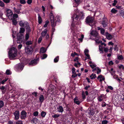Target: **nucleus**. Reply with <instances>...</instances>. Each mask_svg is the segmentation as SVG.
I'll return each instance as SVG.
<instances>
[{
    "mask_svg": "<svg viewBox=\"0 0 124 124\" xmlns=\"http://www.w3.org/2000/svg\"><path fill=\"white\" fill-rule=\"evenodd\" d=\"M44 100V98L43 95H40L39 98V101L41 103Z\"/></svg>",
    "mask_w": 124,
    "mask_h": 124,
    "instance_id": "19",
    "label": "nucleus"
},
{
    "mask_svg": "<svg viewBox=\"0 0 124 124\" xmlns=\"http://www.w3.org/2000/svg\"><path fill=\"white\" fill-rule=\"evenodd\" d=\"M29 32L28 31L27 32L26 34L25 35V39L26 40L28 39L29 37Z\"/></svg>",
    "mask_w": 124,
    "mask_h": 124,
    "instance_id": "34",
    "label": "nucleus"
},
{
    "mask_svg": "<svg viewBox=\"0 0 124 124\" xmlns=\"http://www.w3.org/2000/svg\"><path fill=\"white\" fill-rule=\"evenodd\" d=\"M75 3L78 5L81 2V0H74Z\"/></svg>",
    "mask_w": 124,
    "mask_h": 124,
    "instance_id": "40",
    "label": "nucleus"
},
{
    "mask_svg": "<svg viewBox=\"0 0 124 124\" xmlns=\"http://www.w3.org/2000/svg\"><path fill=\"white\" fill-rule=\"evenodd\" d=\"M8 79L6 78L5 79L1 81V83L2 84H3L8 80Z\"/></svg>",
    "mask_w": 124,
    "mask_h": 124,
    "instance_id": "51",
    "label": "nucleus"
},
{
    "mask_svg": "<svg viewBox=\"0 0 124 124\" xmlns=\"http://www.w3.org/2000/svg\"><path fill=\"white\" fill-rule=\"evenodd\" d=\"M23 37V36L22 34H20V35H17V38L19 39L22 40V39Z\"/></svg>",
    "mask_w": 124,
    "mask_h": 124,
    "instance_id": "23",
    "label": "nucleus"
},
{
    "mask_svg": "<svg viewBox=\"0 0 124 124\" xmlns=\"http://www.w3.org/2000/svg\"><path fill=\"white\" fill-rule=\"evenodd\" d=\"M94 17L88 16L86 18L85 22L86 23H92L94 22Z\"/></svg>",
    "mask_w": 124,
    "mask_h": 124,
    "instance_id": "4",
    "label": "nucleus"
},
{
    "mask_svg": "<svg viewBox=\"0 0 124 124\" xmlns=\"http://www.w3.org/2000/svg\"><path fill=\"white\" fill-rule=\"evenodd\" d=\"M19 24L20 26L22 27L26 28L27 31L29 32L31 31V28L29 24L26 21L22 20L19 22Z\"/></svg>",
    "mask_w": 124,
    "mask_h": 124,
    "instance_id": "2",
    "label": "nucleus"
},
{
    "mask_svg": "<svg viewBox=\"0 0 124 124\" xmlns=\"http://www.w3.org/2000/svg\"><path fill=\"white\" fill-rule=\"evenodd\" d=\"M38 21L39 24H41L42 22V18L39 14H38Z\"/></svg>",
    "mask_w": 124,
    "mask_h": 124,
    "instance_id": "25",
    "label": "nucleus"
},
{
    "mask_svg": "<svg viewBox=\"0 0 124 124\" xmlns=\"http://www.w3.org/2000/svg\"><path fill=\"white\" fill-rule=\"evenodd\" d=\"M90 77L91 79H93L96 78V76L95 74H92L90 76Z\"/></svg>",
    "mask_w": 124,
    "mask_h": 124,
    "instance_id": "26",
    "label": "nucleus"
},
{
    "mask_svg": "<svg viewBox=\"0 0 124 124\" xmlns=\"http://www.w3.org/2000/svg\"><path fill=\"white\" fill-rule=\"evenodd\" d=\"M25 31L24 29L23 28H20V31L19 33H23Z\"/></svg>",
    "mask_w": 124,
    "mask_h": 124,
    "instance_id": "27",
    "label": "nucleus"
},
{
    "mask_svg": "<svg viewBox=\"0 0 124 124\" xmlns=\"http://www.w3.org/2000/svg\"><path fill=\"white\" fill-rule=\"evenodd\" d=\"M104 48L102 45L99 46V50L100 53H103V49Z\"/></svg>",
    "mask_w": 124,
    "mask_h": 124,
    "instance_id": "18",
    "label": "nucleus"
},
{
    "mask_svg": "<svg viewBox=\"0 0 124 124\" xmlns=\"http://www.w3.org/2000/svg\"><path fill=\"white\" fill-rule=\"evenodd\" d=\"M16 124H23V122L21 120H18L16 123Z\"/></svg>",
    "mask_w": 124,
    "mask_h": 124,
    "instance_id": "46",
    "label": "nucleus"
},
{
    "mask_svg": "<svg viewBox=\"0 0 124 124\" xmlns=\"http://www.w3.org/2000/svg\"><path fill=\"white\" fill-rule=\"evenodd\" d=\"M57 109L58 111L59 112L62 113L63 111V108L61 106H59L57 108Z\"/></svg>",
    "mask_w": 124,
    "mask_h": 124,
    "instance_id": "15",
    "label": "nucleus"
},
{
    "mask_svg": "<svg viewBox=\"0 0 124 124\" xmlns=\"http://www.w3.org/2000/svg\"><path fill=\"white\" fill-rule=\"evenodd\" d=\"M99 78H100V81L101 82H102V81H104L105 80L104 77L101 75L99 76L97 78L98 79H99Z\"/></svg>",
    "mask_w": 124,
    "mask_h": 124,
    "instance_id": "12",
    "label": "nucleus"
},
{
    "mask_svg": "<svg viewBox=\"0 0 124 124\" xmlns=\"http://www.w3.org/2000/svg\"><path fill=\"white\" fill-rule=\"evenodd\" d=\"M47 56V55L46 54H43L42 58V59H44Z\"/></svg>",
    "mask_w": 124,
    "mask_h": 124,
    "instance_id": "57",
    "label": "nucleus"
},
{
    "mask_svg": "<svg viewBox=\"0 0 124 124\" xmlns=\"http://www.w3.org/2000/svg\"><path fill=\"white\" fill-rule=\"evenodd\" d=\"M2 1L5 3H9L10 1V0H2Z\"/></svg>",
    "mask_w": 124,
    "mask_h": 124,
    "instance_id": "48",
    "label": "nucleus"
},
{
    "mask_svg": "<svg viewBox=\"0 0 124 124\" xmlns=\"http://www.w3.org/2000/svg\"><path fill=\"white\" fill-rule=\"evenodd\" d=\"M49 23V21L48 20H47L45 22V24L44 25V27L45 28L47 26Z\"/></svg>",
    "mask_w": 124,
    "mask_h": 124,
    "instance_id": "43",
    "label": "nucleus"
},
{
    "mask_svg": "<svg viewBox=\"0 0 124 124\" xmlns=\"http://www.w3.org/2000/svg\"><path fill=\"white\" fill-rule=\"evenodd\" d=\"M115 47L114 48V49L115 51H118V49L117 47V45H115L114 46Z\"/></svg>",
    "mask_w": 124,
    "mask_h": 124,
    "instance_id": "49",
    "label": "nucleus"
},
{
    "mask_svg": "<svg viewBox=\"0 0 124 124\" xmlns=\"http://www.w3.org/2000/svg\"><path fill=\"white\" fill-rule=\"evenodd\" d=\"M101 69L98 67V68L97 70V74H99L101 72Z\"/></svg>",
    "mask_w": 124,
    "mask_h": 124,
    "instance_id": "50",
    "label": "nucleus"
},
{
    "mask_svg": "<svg viewBox=\"0 0 124 124\" xmlns=\"http://www.w3.org/2000/svg\"><path fill=\"white\" fill-rule=\"evenodd\" d=\"M20 3L22 4H25L26 2L25 0H20Z\"/></svg>",
    "mask_w": 124,
    "mask_h": 124,
    "instance_id": "53",
    "label": "nucleus"
},
{
    "mask_svg": "<svg viewBox=\"0 0 124 124\" xmlns=\"http://www.w3.org/2000/svg\"><path fill=\"white\" fill-rule=\"evenodd\" d=\"M49 16L50 20L54 19V16L53 14L51 12L49 14Z\"/></svg>",
    "mask_w": 124,
    "mask_h": 124,
    "instance_id": "35",
    "label": "nucleus"
},
{
    "mask_svg": "<svg viewBox=\"0 0 124 124\" xmlns=\"http://www.w3.org/2000/svg\"><path fill=\"white\" fill-rule=\"evenodd\" d=\"M103 96V94H101L100 96H99L97 98L98 101L99 102H101L103 100L102 97Z\"/></svg>",
    "mask_w": 124,
    "mask_h": 124,
    "instance_id": "16",
    "label": "nucleus"
},
{
    "mask_svg": "<svg viewBox=\"0 0 124 124\" xmlns=\"http://www.w3.org/2000/svg\"><path fill=\"white\" fill-rule=\"evenodd\" d=\"M120 16H124V11L123 10H121L120 12Z\"/></svg>",
    "mask_w": 124,
    "mask_h": 124,
    "instance_id": "44",
    "label": "nucleus"
},
{
    "mask_svg": "<svg viewBox=\"0 0 124 124\" xmlns=\"http://www.w3.org/2000/svg\"><path fill=\"white\" fill-rule=\"evenodd\" d=\"M32 44V42L31 41L29 40L27 41L26 43V44L27 45H31Z\"/></svg>",
    "mask_w": 124,
    "mask_h": 124,
    "instance_id": "36",
    "label": "nucleus"
},
{
    "mask_svg": "<svg viewBox=\"0 0 124 124\" xmlns=\"http://www.w3.org/2000/svg\"><path fill=\"white\" fill-rule=\"evenodd\" d=\"M117 1L116 0H114V3H113L112 5L113 6H115L116 5V3H117Z\"/></svg>",
    "mask_w": 124,
    "mask_h": 124,
    "instance_id": "64",
    "label": "nucleus"
},
{
    "mask_svg": "<svg viewBox=\"0 0 124 124\" xmlns=\"http://www.w3.org/2000/svg\"><path fill=\"white\" fill-rule=\"evenodd\" d=\"M12 22L13 25H16L17 24V22L16 20L15 19H13Z\"/></svg>",
    "mask_w": 124,
    "mask_h": 124,
    "instance_id": "30",
    "label": "nucleus"
},
{
    "mask_svg": "<svg viewBox=\"0 0 124 124\" xmlns=\"http://www.w3.org/2000/svg\"><path fill=\"white\" fill-rule=\"evenodd\" d=\"M21 119H25L26 117L27 113L24 110L22 111L21 113Z\"/></svg>",
    "mask_w": 124,
    "mask_h": 124,
    "instance_id": "9",
    "label": "nucleus"
},
{
    "mask_svg": "<svg viewBox=\"0 0 124 124\" xmlns=\"http://www.w3.org/2000/svg\"><path fill=\"white\" fill-rule=\"evenodd\" d=\"M103 20L101 23L102 24L104 27H106L107 25V23L105 22V19L103 18Z\"/></svg>",
    "mask_w": 124,
    "mask_h": 124,
    "instance_id": "22",
    "label": "nucleus"
},
{
    "mask_svg": "<svg viewBox=\"0 0 124 124\" xmlns=\"http://www.w3.org/2000/svg\"><path fill=\"white\" fill-rule=\"evenodd\" d=\"M105 30L103 29H101V34H103Z\"/></svg>",
    "mask_w": 124,
    "mask_h": 124,
    "instance_id": "59",
    "label": "nucleus"
},
{
    "mask_svg": "<svg viewBox=\"0 0 124 124\" xmlns=\"http://www.w3.org/2000/svg\"><path fill=\"white\" fill-rule=\"evenodd\" d=\"M59 59V57L58 56H57L54 59V62H57L58 61Z\"/></svg>",
    "mask_w": 124,
    "mask_h": 124,
    "instance_id": "42",
    "label": "nucleus"
},
{
    "mask_svg": "<svg viewBox=\"0 0 124 124\" xmlns=\"http://www.w3.org/2000/svg\"><path fill=\"white\" fill-rule=\"evenodd\" d=\"M27 2L28 4H30L32 2V0H27Z\"/></svg>",
    "mask_w": 124,
    "mask_h": 124,
    "instance_id": "63",
    "label": "nucleus"
},
{
    "mask_svg": "<svg viewBox=\"0 0 124 124\" xmlns=\"http://www.w3.org/2000/svg\"><path fill=\"white\" fill-rule=\"evenodd\" d=\"M32 48L30 46H28L25 48V51L27 54H30L32 53Z\"/></svg>",
    "mask_w": 124,
    "mask_h": 124,
    "instance_id": "5",
    "label": "nucleus"
},
{
    "mask_svg": "<svg viewBox=\"0 0 124 124\" xmlns=\"http://www.w3.org/2000/svg\"><path fill=\"white\" fill-rule=\"evenodd\" d=\"M111 12L112 13L116 14L117 13V10H116L115 8H113L111 10Z\"/></svg>",
    "mask_w": 124,
    "mask_h": 124,
    "instance_id": "28",
    "label": "nucleus"
},
{
    "mask_svg": "<svg viewBox=\"0 0 124 124\" xmlns=\"http://www.w3.org/2000/svg\"><path fill=\"white\" fill-rule=\"evenodd\" d=\"M39 62L38 58L34 59L31 61L29 63V65H36Z\"/></svg>",
    "mask_w": 124,
    "mask_h": 124,
    "instance_id": "7",
    "label": "nucleus"
},
{
    "mask_svg": "<svg viewBox=\"0 0 124 124\" xmlns=\"http://www.w3.org/2000/svg\"><path fill=\"white\" fill-rule=\"evenodd\" d=\"M13 114L15 116L14 119L15 120H17L19 118V115L20 114L19 112V111H16Z\"/></svg>",
    "mask_w": 124,
    "mask_h": 124,
    "instance_id": "10",
    "label": "nucleus"
},
{
    "mask_svg": "<svg viewBox=\"0 0 124 124\" xmlns=\"http://www.w3.org/2000/svg\"><path fill=\"white\" fill-rule=\"evenodd\" d=\"M51 21L52 26V27H55L56 25V21H54V19H51Z\"/></svg>",
    "mask_w": 124,
    "mask_h": 124,
    "instance_id": "14",
    "label": "nucleus"
},
{
    "mask_svg": "<svg viewBox=\"0 0 124 124\" xmlns=\"http://www.w3.org/2000/svg\"><path fill=\"white\" fill-rule=\"evenodd\" d=\"M18 17V15L16 14H15L13 15V19H15L17 18Z\"/></svg>",
    "mask_w": 124,
    "mask_h": 124,
    "instance_id": "38",
    "label": "nucleus"
},
{
    "mask_svg": "<svg viewBox=\"0 0 124 124\" xmlns=\"http://www.w3.org/2000/svg\"><path fill=\"white\" fill-rule=\"evenodd\" d=\"M74 103L78 105L80 103V101L78 100V98L77 97H75L74 99Z\"/></svg>",
    "mask_w": 124,
    "mask_h": 124,
    "instance_id": "13",
    "label": "nucleus"
},
{
    "mask_svg": "<svg viewBox=\"0 0 124 124\" xmlns=\"http://www.w3.org/2000/svg\"><path fill=\"white\" fill-rule=\"evenodd\" d=\"M82 95L83 98L84 99L85 98V93L84 92H83L82 93Z\"/></svg>",
    "mask_w": 124,
    "mask_h": 124,
    "instance_id": "55",
    "label": "nucleus"
},
{
    "mask_svg": "<svg viewBox=\"0 0 124 124\" xmlns=\"http://www.w3.org/2000/svg\"><path fill=\"white\" fill-rule=\"evenodd\" d=\"M41 115L42 117H44L46 115V113L45 112L43 111L41 112Z\"/></svg>",
    "mask_w": 124,
    "mask_h": 124,
    "instance_id": "32",
    "label": "nucleus"
},
{
    "mask_svg": "<svg viewBox=\"0 0 124 124\" xmlns=\"http://www.w3.org/2000/svg\"><path fill=\"white\" fill-rule=\"evenodd\" d=\"M5 10L7 12V16L10 19V17H12V16L13 14L12 11L11 10L8 8H6Z\"/></svg>",
    "mask_w": 124,
    "mask_h": 124,
    "instance_id": "6",
    "label": "nucleus"
},
{
    "mask_svg": "<svg viewBox=\"0 0 124 124\" xmlns=\"http://www.w3.org/2000/svg\"><path fill=\"white\" fill-rule=\"evenodd\" d=\"M60 115L59 114H55L54 115H53L52 117L54 118H57Z\"/></svg>",
    "mask_w": 124,
    "mask_h": 124,
    "instance_id": "47",
    "label": "nucleus"
},
{
    "mask_svg": "<svg viewBox=\"0 0 124 124\" xmlns=\"http://www.w3.org/2000/svg\"><path fill=\"white\" fill-rule=\"evenodd\" d=\"M4 106V103L3 101L0 100V108H1Z\"/></svg>",
    "mask_w": 124,
    "mask_h": 124,
    "instance_id": "29",
    "label": "nucleus"
},
{
    "mask_svg": "<svg viewBox=\"0 0 124 124\" xmlns=\"http://www.w3.org/2000/svg\"><path fill=\"white\" fill-rule=\"evenodd\" d=\"M42 36H41L39 38L38 40V43H40L41 41L42 40Z\"/></svg>",
    "mask_w": 124,
    "mask_h": 124,
    "instance_id": "61",
    "label": "nucleus"
},
{
    "mask_svg": "<svg viewBox=\"0 0 124 124\" xmlns=\"http://www.w3.org/2000/svg\"><path fill=\"white\" fill-rule=\"evenodd\" d=\"M89 52V50L88 49H85V50L84 53H85V54H88V53Z\"/></svg>",
    "mask_w": 124,
    "mask_h": 124,
    "instance_id": "58",
    "label": "nucleus"
},
{
    "mask_svg": "<svg viewBox=\"0 0 124 124\" xmlns=\"http://www.w3.org/2000/svg\"><path fill=\"white\" fill-rule=\"evenodd\" d=\"M84 17V15L83 12H81L79 13H77V14H74L72 18L73 20H78V19H83Z\"/></svg>",
    "mask_w": 124,
    "mask_h": 124,
    "instance_id": "3",
    "label": "nucleus"
},
{
    "mask_svg": "<svg viewBox=\"0 0 124 124\" xmlns=\"http://www.w3.org/2000/svg\"><path fill=\"white\" fill-rule=\"evenodd\" d=\"M6 73L7 75H9L11 74V73L10 70H7L6 71Z\"/></svg>",
    "mask_w": 124,
    "mask_h": 124,
    "instance_id": "41",
    "label": "nucleus"
},
{
    "mask_svg": "<svg viewBox=\"0 0 124 124\" xmlns=\"http://www.w3.org/2000/svg\"><path fill=\"white\" fill-rule=\"evenodd\" d=\"M90 66L92 69H93L96 66V65L94 63H93L92 64H90Z\"/></svg>",
    "mask_w": 124,
    "mask_h": 124,
    "instance_id": "33",
    "label": "nucleus"
},
{
    "mask_svg": "<svg viewBox=\"0 0 124 124\" xmlns=\"http://www.w3.org/2000/svg\"><path fill=\"white\" fill-rule=\"evenodd\" d=\"M108 123V121L107 120H103L101 122L102 124H107Z\"/></svg>",
    "mask_w": 124,
    "mask_h": 124,
    "instance_id": "56",
    "label": "nucleus"
},
{
    "mask_svg": "<svg viewBox=\"0 0 124 124\" xmlns=\"http://www.w3.org/2000/svg\"><path fill=\"white\" fill-rule=\"evenodd\" d=\"M72 73L73 74H75L76 73L75 72V69L74 67L72 68Z\"/></svg>",
    "mask_w": 124,
    "mask_h": 124,
    "instance_id": "54",
    "label": "nucleus"
},
{
    "mask_svg": "<svg viewBox=\"0 0 124 124\" xmlns=\"http://www.w3.org/2000/svg\"><path fill=\"white\" fill-rule=\"evenodd\" d=\"M0 6L2 7H4L5 6V4L4 3L0 0Z\"/></svg>",
    "mask_w": 124,
    "mask_h": 124,
    "instance_id": "37",
    "label": "nucleus"
},
{
    "mask_svg": "<svg viewBox=\"0 0 124 124\" xmlns=\"http://www.w3.org/2000/svg\"><path fill=\"white\" fill-rule=\"evenodd\" d=\"M78 54L76 52L72 53L71 54V56L72 57H74L75 55H78Z\"/></svg>",
    "mask_w": 124,
    "mask_h": 124,
    "instance_id": "52",
    "label": "nucleus"
},
{
    "mask_svg": "<svg viewBox=\"0 0 124 124\" xmlns=\"http://www.w3.org/2000/svg\"><path fill=\"white\" fill-rule=\"evenodd\" d=\"M38 121L39 120L37 118L34 117L33 118L31 121V123L36 124L38 123Z\"/></svg>",
    "mask_w": 124,
    "mask_h": 124,
    "instance_id": "11",
    "label": "nucleus"
},
{
    "mask_svg": "<svg viewBox=\"0 0 124 124\" xmlns=\"http://www.w3.org/2000/svg\"><path fill=\"white\" fill-rule=\"evenodd\" d=\"M90 34L92 35L95 37L96 38L99 39V36L98 33L95 31L93 30L91 33Z\"/></svg>",
    "mask_w": 124,
    "mask_h": 124,
    "instance_id": "8",
    "label": "nucleus"
},
{
    "mask_svg": "<svg viewBox=\"0 0 124 124\" xmlns=\"http://www.w3.org/2000/svg\"><path fill=\"white\" fill-rule=\"evenodd\" d=\"M113 64H114V63L113 62V61H110L109 62H108V64L109 65H113Z\"/></svg>",
    "mask_w": 124,
    "mask_h": 124,
    "instance_id": "62",
    "label": "nucleus"
},
{
    "mask_svg": "<svg viewBox=\"0 0 124 124\" xmlns=\"http://www.w3.org/2000/svg\"><path fill=\"white\" fill-rule=\"evenodd\" d=\"M108 48L105 47L104 48V51L105 53H107L108 52Z\"/></svg>",
    "mask_w": 124,
    "mask_h": 124,
    "instance_id": "60",
    "label": "nucleus"
},
{
    "mask_svg": "<svg viewBox=\"0 0 124 124\" xmlns=\"http://www.w3.org/2000/svg\"><path fill=\"white\" fill-rule=\"evenodd\" d=\"M106 38L110 40L112 38V36L111 35L107 33L106 35Z\"/></svg>",
    "mask_w": 124,
    "mask_h": 124,
    "instance_id": "24",
    "label": "nucleus"
},
{
    "mask_svg": "<svg viewBox=\"0 0 124 124\" xmlns=\"http://www.w3.org/2000/svg\"><path fill=\"white\" fill-rule=\"evenodd\" d=\"M47 30L46 29L44 30L42 32L41 35L42 37H44L46 34Z\"/></svg>",
    "mask_w": 124,
    "mask_h": 124,
    "instance_id": "17",
    "label": "nucleus"
},
{
    "mask_svg": "<svg viewBox=\"0 0 124 124\" xmlns=\"http://www.w3.org/2000/svg\"><path fill=\"white\" fill-rule=\"evenodd\" d=\"M38 114L39 112L38 111H36L33 113V115L34 116H38Z\"/></svg>",
    "mask_w": 124,
    "mask_h": 124,
    "instance_id": "45",
    "label": "nucleus"
},
{
    "mask_svg": "<svg viewBox=\"0 0 124 124\" xmlns=\"http://www.w3.org/2000/svg\"><path fill=\"white\" fill-rule=\"evenodd\" d=\"M17 50L15 47L11 48L8 52V56L11 59H12L13 58L17 56Z\"/></svg>",
    "mask_w": 124,
    "mask_h": 124,
    "instance_id": "1",
    "label": "nucleus"
},
{
    "mask_svg": "<svg viewBox=\"0 0 124 124\" xmlns=\"http://www.w3.org/2000/svg\"><path fill=\"white\" fill-rule=\"evenodd\" d=\"M117 59L120 60H122L123 59V57L122 55H118L117 57Z\"/></svg>",
    "mask_w": 124,
    "mask_h": 124,
    "instance_id": "39",
    "label": "nucleus"
},
{
    "mask_svg": "<svg viewBox=\"0 0 124 124\" xmlns=\"http://www.w3.org/2000/svg\"><path fill=\"white\" fill-rule=\"evenodd\" d=\"M46 51L45 48L44 47H42L40 49V51L42 53H44L46 52Z\"/></svg>",
    "mask_w": 124,
    "mask_h": 124,
    "instance_id": "31",
    "label": "nucleus"
},
{
    "mask_svg": "<svg viewBox=\"0 0 124 124\" xmlns=\"http://www.w3.org/2000/svg\"><path fill=\"white\" fill-rule=\"evenodd\" d=\"M24 66L22 64H19L17 66V68L18 70H22Z\"/></svg>",
    "mask_w": 124,
    "mask_h": 124,
    "instance_id": "20",
    "label": "nucleus"
},
{
    "mask_svg": "<svg viewBox=\"0 0 124 124\" xmlns=\"http://www.w3.org/2000/svg\"><path fill=\"white\" fill-rule=\"evenodd\" d=\"M13 9L14 10V12L15 13H16L18 14H19L20 13V9H16L15 7H14Z\"/></svg>",
    "mask_w": 124,
    "mask_h": 124,
    "instance_id": "21",
    "label": "nucleus"
}]
</instances>
